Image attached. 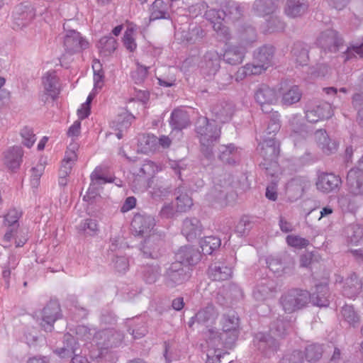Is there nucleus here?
Here are the masks:
<instances>
[{
    "instance_id": "obj_1",
    "label": "nucleus",
    "mask_w": 363,
    "mask_h": 363,
    "mask_svg": "<svg viewBox=\"0 0 363 363\" xmlns=\"http://www.w3.org/2000/svg\"><path fill=\"white\" fill-rule=\"evenodd\" d=\"M155 225L153 217L141 213H136L132 220L131 227L133 232L143 237H147L143 244L140 250L144 257L157 259L160 255V246L162 241L156 235H150Z\"/></svg>"
},
{
    "instance_id": "obj_2",
    "label": "nucleus",
    "mask_w": 363,
    "mask_h": 363,
    "mask_svg": "<svg viewBox=\"0 0 363 363\" xmlns=\"http://www.w3.org/2000/svg\"><path fill=\"white\" fill-rule=\"evenodd\" d=\"M195 132L203 155L208 160H211L213 156V150L215 143L220 135V128L215 121L201 116L196 121Z\"/></svg>"
},
{
    "instance_id": "obj_3",
    "label": "nucleus",
    "mask_w": 363,
    "mask_h": 363,
    "mask_svg": "<svg viewBox=\"0 0 363 363\" xmlns=\"http://www.w3.org/2000/svg\"><path fill=\"white\" fill-rule=\"evenodd\" d=\"M309 300L308 291L293 289L281 295L279 302L286 313H291L305 307Z\"/></svg>"
},
{
    "instance_id": "obj_4",
    "label": "nucleus",
    "mask_w": 363,
    "mask_h": 363,
    "mask_svg": "<svg viewBox=\"0 0 363 363\" xmlns=\"http://www.w3.org/2000/svg\"><path fill=\"white\" fill-rule=\"evenodd\" d=\"M221 325L223 333L220 335V339L225 347L232 349L239 335V318L234 312H230L223 315Z\"/></svg>"
},
{
    "instance_id": "obj_5",
    "label": "nucleus",
    "mask_w": 363,
    "mask_h": 363,
    "mask_svg": "<svg viewBox=\"0 0 363 363\" xmlns=\"http://www.w3.org/2000/svg\"><path fill=\"white\" fill-rule=\"evenodd\" d=\"M264 162L260 163L264 169L276 167L279 154V143L275 138L268 137L259 143L257 148Z\"/></svg>"
},
{
    "instance_id": "obj_6",
    "label": "nucleus",
    "mask_w": 363,
    "mask_h": 363,
    "mask_svg": "<svg viewBox=\"0 0 363 363\" xmlns=\"http://www.w3.org/2000/svg\"><path fill=\"white\" fill-rule=\"evenodd\" d=\"M191 277L190 268L180 262H173L167 269L165 274V284L167 286L173 288L182 284Z\"/></svg>"
},
{
    "instance_id": "obj_7",
    "label": "nucleus",
    "mask_w": 363,
    "mask_h": 363,
    "mask_svg": "<svg viewBox=\"0 0 363 363\" xmlns=\"http://www.w3.org/2000/svg\"><path fill=\"white\" fill-rule=\"evenodd\" d=\"M123 335L114 329H105L94 333L93 341L101 350L118 346Z\"/></svg>"
},
{
    "instance_id": "obj_8",
    "label": "nucleus",
    "mask_w": 363,
    "mask_h": 363,
    "mask_svg": "<svg viewBox=\"0 0 363 363\" xmlns=\"http://www.w3.org/2000/svg\"><path fill=\"white\" fill-rule=\"evenodd\" d=\"M255 99L264 113H270L273 111L272 106L277 102L278 98L274 89L266 84H261L255 92Z\"/></svg>"
},
{
    "instance_id": "obj_9",
    "label": "nucleus",
    "mask_w": 363,
    "mask_h": 363,
    "mask_svg": "<svg viewBox=\"0 0 363 363\" xmlns=\"http://www.w3.org/2000/svg\"><path fill=\"white\" fill-rule=\"evenodd\" d=\"M316 43L325 52H336L343 45L342 38L333 29H328L320 33Z\"/></svg>"
},
{
    "instance_id": "obj_10",
    "label": "nucleus",
    "mask_w": 363,
    "mask_h": 363,
    "mask_svg": "<svg viewBox=\"0 0 363 363\" xmlns=\"http://www.w3.org/2000/svg\"><path fill=\"white\" fill-rule=\"evenodd\" d=\"M254 346L264 357H271L274 355L279 348L277 340L270 334L257 333L253 339Z\"/></svg>"
},
{
    "instance_id": "obj_11",
    "label": "nucleus",
    "mask_w": 363,
    "mask_h": 363,
    "mask_svg": "<svg viewBox=\"0 0 363 363\" xmlns=\"http://www.w3.org/2000/svg\"><path fill=\"white\" fill-rule=\"evenodd\" d=\"M305 114L306 118L308 122L316 123L319 121L331 118L333 112L331 105L323 102L315 105H306Z\"/></svg>"
},
{
    "instance_id": "obj_12",
    "label": "nucleus",
    "mask_w": 363,
    "mask_h": 363,
    "mask_svg": "<svg viewBox=\"0 0 363 363\" xmlns=\"http://www.w3.org/2000/svg\"><path fill=\"white\" fill-rule=\"evenodd\" d=\"M277 293V286L274 280L263 278L257 281L252 291V296L257 301L263 302L272 298Z\"/></svg>"
},
{
    "instance_id": "obj_13",
    "label": "nucleus",
    "mask_w": 363,
    "mask_h": 363,
    "mask_svg": "<svg viewBox=\"0 0 363 363\" xmlns=\"http://www.w3.org/2000/svg\"><path fill=\"white\" fill-rule=\"evenodd\" d=\"M218 315V313L216 308L213 305H208L206 307L199 310L195 315L191 318L189 326H191V322L193 323L196 322L198 324L205 326L208 328L209 333L213 334L214 330L212 326L215 324Z\"/></svg>"
},
{
    "instance_id": "obj_14",
    "label": "nucleus",
    "mask_w": 363,
    "mask_h": 363,
    "mask_svg": "<svg viewBox=\"0 0 363 363\" xmlns=\"http://www.w3.org/2000/svg\"><path fill=\"white\" fill-rule=\"evenodd\" d=\"M310 186L309 181L304 177H296L286 184V194L291 201L301 198L304 191Z\"/></svg>"
},
{
    "instance_id": "obj_15",
    "label": "nucleus",
    "mask_w": 363,
    "mask_h": 363,
    "mask_svg": "<svg viewBox=\"0 0 363 363\" xmlns=\"http://www.w3.org/2000/svg\"><path fill=\"white\" fill-rule=\"evenodd\" d=\"M88 45V42L81 36L80 33L74 30L68 31L64 38L65 51L70 55L87 48Z\"/></svg>"
},
{
    "instance_id": "obj_16",
    "label": "nucleus",
    "mask_w": 363,
    "mask_h": 363,
    "mask_svg": "<svg viewBox=\"0 0 363 363\" xmlns=\"http://www.w3.org/2000/svg\"><path fill=\"white\" fill-rule=\"evenodd\" d=\"M341 178L333 173L322 172L316 182L317 189L324 193H330L340 189Z\"/></svg>"
},
{
    "instance_id": "obj_17",
    "label": "nucleus",
    "mask_w": 363,
    "mask_h": 363,
    "mask_svg": "<svg viewBox=\"0 0 363 363\" xmlns=\"http://www.w3.org/2000/svg\"><path fill=\"white\" fill-rule=\"evenodd\" d=\"M346 182L348 191L351 195L363 196V172L352 167L347 172Z\"/></svg>"
},
{
    "instance_id": "obj_18",
    "label": "nucleus",
    "mask_w": 363,
    "mask_h": 363,
    "mask_svg": "<svg viewBox=\"0 0 363 363\" xmlns=\"http://www.w3.org/2000/svg\"><path fill=\"white\" fill-rule=\"evenodd\" d=\"M60 306L55 301L50 302L43 308L42 312V322L40 323V325L45 331H52L54 323L60 318Z\"/></svg>"
},
{
    "instance_id": "obj_19",
    "label": "nucleus",
    "mask_w": 363,
    "mask_h": 363,
    "mask_svg": "<svg viewBox=\"0 0 363 363\" xmlns=\"http://www.w3.org/2000/svg\"><path fill=\"white\" fill-rule=\"evenodd\" d=\"M42 80L45 91V99H43V100L46 101L48 97L55 100L60 94L58 78L55 72H47L43 77Z\"/></svg>"
},
{
    "instance_id": "obj_20",
    "label": "nucleus",
    "mask_w": 363,
    "mask_h": 363,
    "mask_svg": "<svg viewBox=\"0 0 363 363\" xmlns=\"http://www.w3.org/2000/svg\"><path fill=\"white\" fill-rule=\"evenodd\" d=\"M77 352L81 353L79 344L74 337L68 333L64 335L62 347L55 350V353L61 358L71 357Z\"/></svg>"
},
{
    "instance_id": "obj_21",
    "label": "nucleus",
    "mask_w": 363,
    "mask_h": 363,
    "mask_svg": "<svg viewBox=\"0 0 363 363\" xmlns=\"http://www.w3.org/2000/svg\"><path fill=\"white\" fill-rule=\"evenodd\" d=\"M203 226L196 218H186L184 220L182 233L189 241H194L200 237L203 232Z\"/></svg>"
},
{
    "instance_id": "obj_22",
    "label": "nucleus",
    "mask_w": 363,
    "mask_h": 363,
    "mask_svg": "<svg viewBox=\"0 0 363 363\" xmlns=\"http://www.w3.org/2000/svg\"><path fill=\"white\" fill-rule=\"evenodd\" d=\"M212 114L215 117L216 123H225L229 121L234 113V106L230 102L220 101L212 108Z\"/></svg>"
},
{
    "instance_id": "obj_23",
    "label": "nucleus",
    "mask_w": 363,
    "mask_h": 363,
    "mask_svg": "<svg viewBox=\"0 0 363 363\" xmlns=\"http://www.w3.org/2000/svg\"><path fill=\"white\" fill-rule=\"evenodd\" d=\"M201 254L198 250L191 246L182 247L176 254V262L189 266L196 264L201 259Z\"/></svg>"
},
{
    "instance_id": "obj_24",
    "label": "nucleus",
    "mask_w": 363,
    "mask_h": 363,
    "mask_svg": "<svg viewBox=\"0 0 363 363\" xmlns=\"http://www.w3.org/2000/svg\"><path fill=\"white\" fill-rule=\"evenodd\" d=\"M77 149L78 146L77 144H70L67 147L59 170V177H67L70 174L72 167L77 161V155L76 150H77Z\"/></svg>"
},
{
    "instance_id": "obj_25",
    "label": "nucleus",
    "mask_w": 363,
    "mask_h": 363,
    "mask_svg": "<svg viewBox=\"0 0 363 363\" xmlns=\"http://www.w3.org/2000/svg\"><path fill=\"white\" fill-rule=\"evenodd\" d=\"M77 149L78 146L77 144H70L67 147L59 170V177H67L70 174L72 167L77 161V155L76 150H77Z\"/></svg>"
},
{
    "instance_id": "obj_26",
    "label": "nucleus",
    "mask_w": 363,
    "mask_h": 363,
    "mask_svg": "<svg viewBox=\"0 0 363 363\" xmlns=\"http://www.w3.org/2000/svg\"><path fill=\"white\" fill-rule=\"evenodd\" d=\"M362 289V283L355 273H352L346 278L342 286L343 296L353 298L356 297Z\"/></svg>"
},
{
    "instance_id": "obj_27",
    "label": "nucleus",
    "mask_w": 363,
    "mask_h": 363,
    "mask_svg": "<svg viewBox=\"0 0 363 363\" xmlns=\"http://www.w3.org/2000/svg\"><path fill=\"white\" fill-rule=\"evenodd\" d=\"M218 158L225 164L233 165L238 162L240 153L233 144L221 145L218 147Z\"/></svg>"
},
{
    "instance_id": "obj_28",
    "label": "nucleus",
    "mask_w": 363,
    "mask_h": 363,
    "mask_svg": "<svg viewBox=\"0 0 363 363\" xmlns=\"http://www.w3.org/2000/svg\"><path fill=\"white\" fill-rule=\"evenodd\" d=\"M309 301L318 307H328L330 304L328 286L323 284H317L315 291L310 294Z\"/></svg>"
},
{
    "instance_id": "obj_29",
    "label": "nucleus",
    "mask_w": 363,
    "mask_h": 363,
    "mask_svg": "<svg viewBox=\"0 0 363 363\" xmlns=\"http://www.w3.org/2000/svg\"><path fill=\"white\" fill-rule=\"evenodd\" d=\"M245 55V46L229 45L223 53V60L230 65H237L242 63Z\"/></svg>"
},
{
    "instance_id": "obj_30",
    "label": "nucleus",
    "mask_w": 363,
    "mask_h": 363,
    "mask_svg": "<svg viewBox=\"0 0 363 363\" xmlns=\"http://www.w3.org/2000/svg\"><path fill=\"white\" fill-rule=\"evenodd\" d=\"M205 67L202 68L203 74L208 77L215 76L220 66V56L215 50L207 52L204 55Z\"/></svg>"
},
{
    "instance_id": "obj_31",
    "label": "nucleus",
    "mask_w": 363,
    "mask_h": 363,
    "mask_svg": "<svg viewBox=\"0 0 363 363\" xmlns=\"http://www.w3.org/2000/svg\"><path fill=\"white\" fill-rule=\"evenodd\" d=\"M208 274L213 281H225L231 277L232 268L223 262H217L210 265Z\"/></svg>"
},
{
    "instance_id": "obj_32",
    "label": "nucleus",
    "mask_w": 363,
    "mask_h": 363,
    "mask_svg": "<svg viewBox=\"0 0 363 363\" xmlns=\"http://www.w3.org/2000/svg\"><path fill=\"white\" fill-rule=\"evenodd\" d=\"M344 234L348 244L358 245L363 241V225L359 223L350 224L345 227Z\"/></svg>"
},
{
    "instance_id": "obj_33",
    "label": "nucleus",
    "mask_w": 363,
    "mask_h": 363,
    "mask_svg": "<svg viewBox=\"0 0 363 363\" xmlns=\"http://www.w3.org/2000/svg\"><path fill=\"white\" fill-rule=\"evenodd\" d=\"M308 9L306 0H288L285 6V13L291 18H296L304 14Z\"/></svg>"
},
{
    "instance_id": "obj_34",
    "label": "nucleus",
    "mask_w": 363,
    "mask_h": 363,
    "mask_svg": "<svg viewBox=\"0 0 363 363\" xmlns=\"http://www.w3.org/2000/svg\"><path fill=\"white\" fill-rule=\"evenodd\" d=\"M23 152L21 147L14 146L4 152V163L11 169H18L22 161Z\"/></svg>"
},
{
    "instance_id": "obj_35",
    "label": "nucleus",
    "mask_w": 363,
    "mask_h": 363,
    "mask_svg": "<svg viewBox=\"0 0 363 363\" xmlns=\"http://www.w3.org/2000/svg\"><path fill=\"white\" fill-rule=\"evenodd\" d=\"M274 54V48L273 46L264 45L255 52L254 61L268 68L272 64Z\"/></svg>"
},
{
    "instance_id": "obj_36",
    "label": "nucleus",
    "mask_w": 363,
    "mask_h": 363,
    "mask_svg": "<svg viewBox=\"0 0 363 363\" xmlns=\"http://www.w3.org/2000/svg\"><path fill=\"white\" fill-rule=\"evenodd\" d=\"M150 21L168 19V6L162 0H155L150 8Z\"/></svg>"
},
{
    "instance_id": "obj_37",
    "label": "nucleus",
    "mask_w": 363,
    "mask_h": 363,
    "mask_svg": "<svg viewBox=\"0 0 363 363\" xmlns=\"http://www.w3.org/2000/svg\"><path fill=\"white\" fill-rule=\"evenodd\" d=\"M278 0H256L253 11L258 16H264L274 12Z\"/></svg>"
},
{
    "instance_id": "obj_38",
    "label": "nucleus",
    "mask_w": 363,
    "mask_h": 363,
    "mask_svg": "<svg viewBox=\"0 0 363 363\" xmlns=\"http://www.w3.org/2000/svg\"><path fill=\"white\" fill-rule=\"evenodd\" d=\"M314 135L315 141L325 154L329 155L337 149L336 143L330 141L325 130H317Z\"/></svg>"
},
{
    "instance_id": "obj_39",
    "label": "nucleus",
    "mask_w": 363,
    "mask_h": 363,
    "mask_svg": "<svg viewBox=\"0 0 363 363\" xmlns=\"http://www.w3.org/2000/svg\"><path fill=\"white\" fill-rule=\"evenodd\" d=\"M169 123L173 130H181L189 125V115L182 110H174L171 114Z\"/></svg>"
},
{
    "instance_id": "obj_40",
    "label": "nucleus",
    "mask_w": 363,
    "mask_h": 363,
    "mask_svg": "<svg viewBox=\"0 0 363 363\" xmlns=\"http://www.w3.org/2000/svg\"><path fill=\"white\" fill-rule=\"evenodd\" d=\"M291 53L297 64L305 65L308 61V49L307 45L301 42L294 44Z\"/></svg>"
},
{
    "instance_id": "obj_41",
    "label": "nucleus",
    "mask_w": 363,
    "mask_h": 363,
    "mask_svg": "<svg viewBox=\"0 0 363 363\" xmlns=\"http://www.w3.org/2000/svg\"><path fill=\"white\" fill-rule=\"evenodd\" d=\"M135 117L128 111L118 114L111 123V126L116 130H125L130 125Z\"/></svg>"
},
{
    "instance_id": "obj_42",
    "label": "nucleus",
    "mask_w": 363,
    "mask_h": 363,
    "mask_svg": "<svg viewBox=\"0 0 363 363\" xmlns=\"http://www.w3.org/2000/svg\"><path fill=\"white\" fill-rule=\"evenodd\" d=\"M18 264V257L16 255H10L6 264L3 266L2 278L4 281L5 286L9 287L10 280L12 275H14L13 271L15 270Z\"/></svg>"
},
{
    "instance_id": "obj_43",
    "label": "nucleus",
    "mask_w": 363,
    "mask_h": 363,
    "mask_svg": "<svg viewBox=\"0 0 363 363\" xmlns=\"http://www.w3.org/2000/svg\"><path fill=\"white\" fill-rule=\"evenodd\" d=\"M302 96V92L296 85L291 86L283 92L281 102L284 105L291 106L298 102Z\"/></svg>"
},
{
    "instance_id": "obj_44",
    "label": "nucleus",
    "mask_w": 363,
    "mask_h": 363,
    "mask_svg": "<svg viewBox=\"0 0 363 363\" xmlns=\"http://www.w3.org/2000/svg\"><path fill=\"white\" fill-rule=\"evenodd\" d=\"M140 272L143 280L147 284H153L160 276V269L158 265H144L141 267Z\"/></svg>"
},
{
    "instance_id": "obj_45",
    "label": "nucleus",
    "mask_w": 363,
    "mask_h": 363,
    "mask_svg": "<svg viewBox=\"0 0 363 363\" xmlns=\"http://www.w3.org/2000/svg\"><path fill=\"white\" fill-rule=\"evenodd\" d=\"M340 314L342 320L350 326L355 327L359 323V315L352 306H344L340 311Z\"/></svg>"
},
{
    "instance_id": "obj_46",
    "label": "nucleus",
    "mask_w": 363,
    "mask_h": 363,
    "mask_svg": "<svg viewBox=\"0 0 363 363\" xmlns=\"http://www.w3.org/2000/svg\"><path fill=\"white\" fill-rule=\"evenodd\" d=\"M220 245V239L215 236H207L200 241V247L204 255H211Z\"/></svg>"
},
{
    "instance_id": "obj_47",
    "label": "nucleus",
    "mask_w": 363,
    "mask_h": 363,
    "mask_svg": "<svg viewBox=\"0 0 363 363\" xmlns=\"http://www.w3.org/2000/svg\"><path fill=\"white\" fill-rule=\"evenodd\" d=\"M291 323L284 320V318H278L270 326V332L277 337H283L287 334Z\"/></svg>"
},
{
    "instance_id": "obj_48",
    "label": "nucleus",
    "mask_w": 363,
    "mask_h": 363,
    "mask_svg": "<svg viewBox=\"0 0 363 363\" xmlns=\"http://www.w3.org/2000/svg\"><path fill=\"white\" fill-rule=\"evenodd\" d=\"M240 38L243 46H247L257 40V33L254 27L245 26L242 28L240 33Z\"/></svg>"
},
{
    "instance_id": "obj_49",
    "label": "nucleus",
    "mask_w": 363,
    "mask_h": 363,
    "mask_svg": "<svg viewBox=\"0 0 363 363\" xmlns=\"http://www.w3.org/2000/svg\"><path fill=\"white\" fill-rule=\"evenodd\" d=\"M279 116V114L277 111L272 113L267 128L264 132V138H267L268 137L274 138L276 133L279 130L281 127Z\"/></svg>"
},
{
    "instance_id": "obj_50",
    "label": "nucleus",
    "mask_w": 363,
    "mask_h": 363,
    "mask_svg": "<svg viewBox=\"0 0 363 363\" xmlns=\"http://www.w3.org/2000/svg\"><path fill=\"white\" fill-rule=\"evenodd\" d=\"M321 345L313 344L306 347V359L309 362H315L320 359L323 353Z\"/></svg>"
},
{
    "instance_id": "obj_51",
    "label": "nucleus",
    "mask_w": 363,
    "mask_h": 363,
    "mask_svg": "<svg viewBox=\"0 0 363 363\" xmlns=\"http://www.w3.org/2000/svg\"><path fill=\"white\" fill-rule=\"evenodd\" d=\"M79 232L89 235H95L99 232L98 223L96 220L87 218L83 220L77 227Z\"/></svg>"
},
{
    "instance_id": "obj_52",
    "label": "nucleus",
    "mask_w": 363,
    "mask_h": 363,
    "mask_svg": "<svg viewBox=\"0 0 363 363\" xmlns=\"http://www.w3.org/2000/svg\"><path fill=\"white\" fill-rule=\"evenodd\" d=\"M91 185H101L106 183H111L114 182L112 177H107L104 175V169L101 167L95 168L94 172L91 174Z\"/></svg>"
},
{
    "instance_id": "obj_53",
    "label": "nucleus",
    "mask_w": 363,
    "mask_h": 363,
    "mask_svg": "<svg viewBox=\"0 0 363 363\" xmlns=\"http://www.w3.org/2000/svg\"><path fill=\"white\" fill-rule=\"evenodd\" d=\"M223 11H226L225 18L231 20H238L242 16V9L240 5L235 1H228L223 9Z\"/></svg>"
},
{
    "instance_id": "obj_54",
    "label": "nucleus",
    "mask_w": 363,
    "mask_h": 363,
    "mask_svg": "<svg viewBox=\"0 0 363 363\" xmlns=\"http://www.w3.org/2000/svg\"><path fill=\"white\" fill-rule=\"evenodd\" d=\"M228 184L225 182L224 184L216 183L210 192V196L219 203L225 201L227 196V188Z\"/></svg>"
},
{
    "instance_id": "obj_55",
    "label": "nucleus",
    "mask_w": 363,
    "mask_h": 363,
    "mask_svg": "<svg viewBox=\"0 0 363 363\" xmlns=\"http://www.w3.org/2000/svg\"><path fill=\"white\" fill-rule=\"evenodd\" d=\"M99 48L105 52V55H109L116 49L117 41L111 35L104 36L100 39Z\"/></svg>"
},
{
    "instance_id": "obj_56",
    "label": "nucleus",
    "mask_w": 363,
    "mask_h": 363,
    "mask_svg": "<svg viewBox=\"0 0 363 363\" xmlns=\"http://www.w3.org/2000/svg\"><path fill=\"white\" fill-rule=\"evenodd\" d=\"M142 145L146 152H155L158 150V138L154 135H144L140 139Z\"/></svg>"
},
{
    "instance_id": "obj_57",
    "label": "nucleus",
    "mask_w": 363,
    "mask_h": 363,
    "mask_svg": "<svg viewBox=\"0 0 363 363\" xmlns=\"http://www.w3.org/2000/svg\"><path fill=\"white\" fill-rule=\"evenodd\" d=\"M228 353L222 352L220 349L209 350L207 352L206 363H230L228 359H225Z\"/></svg>"
},
{
    "instance_id": "obj_58",
    "label": "nucleus",
    "mask_w": 363,
    "mask_h": 363,
    "mask_svg": "<svg viewBox=\"0 0 363 363\" xmlns=\"http://www.w3.org/2000/svg\"><path fill=\"white\" fill-rule=\"evenodd\" d=\"M338 203L344 212H354L357 208L355 201L350 195H344L339 198Z\"/></svg>"
},
{
    "instance_id": "obj_59",
    "label": "nucleus",
    "mask_w": 363,
    "mask_h": 363,
    "mask_svg": "<svg viewBox=\"0 0 363 363\" xmlns=\"http://www.w3.org/2000/svg\"><path fill=\"white\" fill-rule=\"evenodd\" d=\"M177 211L186 212L193 205L192 199L186 194H181L176 199Z\"/></svg>"
},
{
    "instance_id": "obj_60",
    "label": "nucleus",
    "mask_w": 363,
    "mask_h": 363,
    "mask_svg": "<svg viewBox=\"0 0 363 363\" xmlns=\"http://www.w3.org/2000/svg\"><path fill=\"white\" fill-rule=\"evenodd\" d=\"M111 265L118 273H125L129 268V261L124 256L115 255L112 259Z\"/></svg>"
},
{
    "instance_id": "obj_61",
    "label": "nucleus",
    "mask_w": 363,
    "mask_h": 363,
    "mask_svg": "<svg viewBox=\"0 0 363 363\" xmlns=\"http://www.w3.org/2000/svg\"><path fill=\"white\" fill-rule=\"evenodd\" d=\"M284 28L285 23L277 16H272L267 21V31L269 33L283 31Z\"/></svg>"
},
{
    "instance_id": "obj_62",
    "label": "nucleus",
    "mask_w": 363,
    "mask_h": 363,
    "mask_svg": "<svg viewBox=\"0 0 363 363\" xmlns=\"http://www.w3.org/2000/svg\"><path fill=\"white\" fill-rule=\"evenodd\" d=\"M288 245L297 249H303L309 245V241L303 238L295 235H289L286 238Z\"/></svg>"
},
{
    "instance_id": "obj_63",
    "label": "nucleus",
    "mask_w": 363,
    "mask_h": 363,
    "mask_svg": "<svg viewBox=\"0 0 363 363\" xmlns=\"http://www.w3.org/2000/svg\"><path fill=\"white\" fill-rule=\"evenodd\" d=\"M225 11H223V9H209L205 11L204 16L208 21H211V23L214 25L215 23H221L222 21L225 20Z\"/></svg>"
},
{
    "instance_id": "obj_64",
    "label": "nucleus",
    "mask_w": 363,
    "mask_h": 363,
    "mask_svg": "<svg viewBox=\"0 0 363 363\" xmlns=\"http://www.w3.org/2000/svg\"><path fill=\"white\" fill-rule=\"evenodd\" d=\"M303 354L302 352L299 350H294L291 353L286 354L281 363H303Z\"/></svg>"
}]
</instances>
